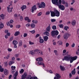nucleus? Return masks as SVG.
<instances>
[{
    "instance_id": "obj_1",
    "label": "nucleus",
    "mask_w": 79,
    "mask_h": 79,
    "mask_svg": "<svg viewBox=\"0 0 79 79\" xmlns=\"http://www.w3.org/2000/svg\"><path fill=\"white\" fill-rule=\"evenodd\" d=\"M77 59V56H75L73 57L72 56H64V58L62 59V61H69L70 63H72L74 61L76 60Z\"/></svg>"
},
{
    "instance_id": "obj_2",
    "label": "nucleus",
    "mask_w": 79,
    "mask_h": 79,
    "mask_svg": "<svg viewBox=\"0 0 79 79\" xmlns=\"http://www.w3.org/2000/svg\"><path fill=\"white\" fill-rule=\"evenodd\" d=\"M35 52H37L38 55H43V52L38 49H36L34 50L30 51L29 53H30L31 55H34L35 53Z\"/></svg>"
},
{
    "instance_id": "obj_3",
    "label": "nucleus",
    "mask_w": 79,
    "mask_h": 79,
    "mask_svg": "<svg viewBox=\"0 0 79 79\" xmlns=\"http://www.w3.org/2000/svg\"><path fill=\"white\" fill-rule=\"evenodd\" d=\"M36 60L38 62V64H39V65H42V61H43V59L41 57H39L38 58H37L36 59Z\"/></svg>"
},
{
    "instance_id": "obj_4",
    "label": "nucleus",
    "mask_w": 79,
    "mask_h": 79,
    "mask_svg": "<svg viewBox=\"0 0 79 79\" xmlns=\"http://www.w3.org/2000/svg\"><path fill=\"white\" fill-rule=\"evenodd\" d=\"M71 36V34H69L68 33H66L63 36V38L65 40H68L69 37Z\"/></svg>"
},
{
    "instance_id": "obj_5",
    "label": "nucleus",
    "mask_w": 79,
    "mask_h": 79,
    "mask_svg": "<svg viewBox=\"0 0 79 79\" xmlns=\"http://www.w3.org/2000/svg\"><path fill=\"white\" fill-rule=\"evenodd\" d=\"M45 7V3L44 2H41L40 5L39 6L40 8H44Z\"/></svg>"
},
{
    "instance_id": "obj_6",
    "label": "nucleus",
    "mask_w": 79,
    "mask_h": 79,
    "mask_svg": "<svg viewBox=\"0 0 79 79\" xmlns=\"http://www.w3.org/2000/svg\"><path fill=\"white\" fill-rule=\"evenodd\" d=\"M58 6L59 9H60L61 10H65V7L63 5H61V4H60Z\"/></svg>"
},
{
    "instance_id": "obj_7",
    "label": "nucleus",
    "mask_w": 79,
    "mask_h": 79,
    "mask_svg": "<svg viewBox=\"0 0 79 79\" xmlns=\"http://www.w3.org/2000/svg\"><path fill=\"white\" fill-rule=\"evenodd\" d=\"M54 11L55 12L56 16L59 17V16H60V14L59 11L56 10H54Z\"/></svg>"
},
{
    "instance_id": "obj_8",
    "label": "nucleus",
    "mask_w": 79,
    "mask_h": 79,
    "mask_svg": "<svg viewBox=\"0 0 79 79\" xmlns=\"http://www.w3.org/2000/svg\"><path fill=\"white\" fill-rule=\"evenodd\" d=\"M56 77H54V79H60L61 78V76L58 73H56Z\"/></svg>"
},
{
    "instance_id": "obj_9",
    "label": "nucleus",
    "mask_w": 79,
    "mask_h": 79,
    "mask_svg": "<svg viewBox=\"0 0 79 79\" xmlns=\"http://www.w3.org/2000/svg\"><path fill=\"white\" fill-rule=\"evenodd\" d=\"M11 68V71L12 73H14L16 71V67L15 66H12Z\"/></svg>"
},
{
    "instance_id": "obj_10",
    "label": "nucleus",
    "mask_w": 79,
    "mask_h": 79,
    "mask_svg": "<svg viewBox=\"0 0 79 79\" xmlns=\"http://www.w3.org/2000/svg\"><path fill=\"white\" fill-rule=\"evenodd\" d=\"M37 10V8L36 7V5H34L31 7V12L32 13H34V11Z\"/></svg>"
},
{
    "instance_id": "obj_11",
    "label": "nucleus",
    "mask_w": 79,
    "mask_h": 79,
    "mask_svg": "<svg viewBox=\"0 0 79 79\" xmlns=\"http://www.w3.org/2000/svg\"><path fill=\"white\" fill-rule=\"evenodd\" d=\"M50 12H51V17H55V16H56L55 10H54V11L51 10Z\"/></svg>"
},
{
    "instance_id": "obj_12",
    "label": "nucleus",
    "mask_w": 79,
    "mask_h": 79,
    "mask_svg": "<svg viewBox=\"0 0 79 79\" xmlns=\"http://www.w3.org/2000/svg\"><path fill=\"white\" fill-rule=\"evenodd\" d=\"M58 0H52V3L54 5H56L57 4V2Z\"/></svg>"
},
{
    "instance_id": "obj_13",
    "label": "nucleus",
    "mask_w": 79,
    "mask_h": 79,
    "mask_svg": "<svg viewBox=\"0 0 79 79\" xmlns=\"http://www.w3.org/2000/svg\"><path fill=\"white\" fill-rule=\"evenodd\" d=\"M27 75V73H24L23 74V75L22 76V78L21 79H24L25 78H26V76Z\"/></svg>"
},
{
    "instance_id": "obj_14",
    "label": "nucleus",
    "mask_w": 79,
    "mask_h": 79,
    "mask_svg": "<svg viewBox=\"0 0 79 79\" xmlns=\"http://www.w3.org/2000/svg\"><path fill=\"white\" fill-rule=\"evenodd\" d=\"M26 8H27L26 6L23 5L22 6V7H21V8L22 9V11H24V10L26 9Z\"/></svg>"
},
{
    "instance_id": "obj_15",
    "label": "nucleus",
    "mask_w": 79,
    "mask_h": 79,
    "mask_svg": "<svg viewBox=\"0 0 79 79\" xmlns=\"http://www.w3.org/2000/svg\"><path fill=\"white\" fill-rule=\"evenodd\" d=\"M51 29V27H50V24L46 28V31L47 32H50V31Z\"/></svg>"
},
{
    "instance_id": "obj_16",
    "label": "nucleus",
    "mask_w": 79,
    "mask_h": 79,
    "mask_svg": "<svg viewBox=\"0 0 79 79\" xmlns=\"http://www.w3.org/2000/svg\"><path fill=\"white\" fill-rule=\"evenodd\" d=\"M7 11H8V13H10V12H11L12 11V10L13 9V8L11 7L10 8V7H7Z\"/></svg>"
},
{
    "instance_id": "obj_17",
    "label": "nucleus",
    "mask_w": 79,
    "mask_h": 79,
    "mask_svg": "<svg viewBox=\"0 0 79 79\" xmlns=\"http://www.w3.org/2000/svg\"><path fill=\"white\" fill-rule=\"evenodd\" d=\"M8 71L6 69H5L4 71V73L6 76L7 75V74H8Z\"/></svg>"
},
{
    "instance_id": "obj_18",
    "label": "nucleus",
    "mask_w": 79,
    "mask_h": 79,
    "mask_svg": "<svg viewBox=\"0 0 79 79\" xmlns=\"http://www.w3.org/2000/svg\"><path fill=\"white\" fill-rule=\"evenodd\" d=\"M35 25L34 23H32L31 24H30V26L31 28V29H34V28H35Z\"/></svg>"
},
{
    "instance_id": "obj_19",
    "label": "nucleus",
    "mask_w": 79,
    "mask_h": 79,
    "mask_svg": "<svg viewBox=\"0 0 79 79\" xmlns=\"http://www.w3.org/2000/svg\"><path fill=\"white\" fill-rule=\"evenodd\" d=\"M55 30L52 31L51 32L52 35V37H55Z\"/></svg>"
},
{
    "instance_id": "obj_20",
    "label": "nucleus",
    "mask_w": 79,
    "mask_h": 79,
    "mask_svg": "<svg viewBox=\"0 0 79 79\" xmlns=\"http://www.w3.org/2000/svg\"><path fill=\"white\" fill-rule=\"evenodd\" d=\"M71 73L72 75H75L76 74V69H74L72 71Z\"/></svg>"
},
{
    "instance_id": "obj_21",
    "label": "nucleus",
    "mask_w": 79,
    "mask_h": 79,
    "mask_svg": "<svg viewBox=\"0 0 79 79\" xmlns=\"http://www.w3.org/2000/svg\"><path fill=\"white\" fill-rule=\"evenodd\" d=\"M44 41H47L48 39V37L47 36H44L43 37Z\"/></svg>"
},
{
    "instance_id": "obj_22",
    "label": "nucleus",
    "mask_w": 79,
    "mask_h": 79,
    "mask_svg": "<svg viewBox=\"0 0 79 79\" xmlns=\"http://www.w3.org/2000/svg\"><path fill=\"white\" fill-rule=\"evenodd\" d=\"M12 43L13 45H17L18 44V41L16 40H14L13 41Z\"/></svg>"
},
{
    "instance_id": "obj_23",
    "label": "nucleus",
    "mask_w": 79,
    "mask_h": 79,
    "mask_svg": "<svg viewBox=\"0 0 79 79\" xmlns=\"http://www.w3.org/2000/svg\"><path fill=\"white\" fill-rule=\"evenodd\" d=\"M20 34V32L19 31H16L15 34H14V35L15 36H17L18 35H19V34Z\"/></svg>"
},
{
    "instance_id": "obj_24",
    "label": "nucleus",
    "mask_w": 79,
    "mask_h": 79,
    "mask_svg": "<svg viewBox=\"0 0 79 79\" xmlns=\"http://www.w3.org/2000/svg\"><path fill=\"white\" fill-rule=\"evenodd\" d=\"M60 5H61V0H59V2L57 1V3L56 5L58 6Z\"/></svg>"
},
{
    "instance_id": "obj_25",
    "label": "nucleus",
    "mask_w": 79,
    "mask_h": 79,
    "mask_svg": "<svg viewBox=\"0 0 79 79\" xmlns=\"http://www.w3.org/2000/svg\"><path fill=\"white\" fill-rule=\"evenodd\" d=\"M60 68L61 71H64V70H65V68L62 65L60 66Z\"/></svg>"
},
{
    "instance_id": "obj_26",
    "label": "nucleus",
    "mask_w": 79,
    "mask_h": 79,
    "mask_svg": "<svg viewBox=\"0 0 79 79\" xmlns=\"http://www.w3.org/2000/svg\"><path fill=\"white\" fill-rule=\"evenodd\" d=\"M3 71H4V69L2 68V66L0 65V71L1 73L3 72Z\"/></svg>"
},
{
    "instance_id": "obj_27",
    "label": "nucleus",
    "mask_w": 79,
    "mask_h": 79,
    "mask_svg": "<svg viewBox=\"0 0 79 79\" xmlns=\"http://www.w3.org/2000/svg\"><path fill=\"white\" fill-rule=\"evenodd\" d=\"M76 21L75 20H74L72 21V24L73 26H74L75 24H76Z\"/></svg>"
},
{
    "instance_id": "obj_28",
    "label": "nucleus",
    "mask_w": 79,
    "mask_h": 79,
    "mask_svg": "<svg viewBox=\"0 0 79 79\" xmlns=\"http://www.w3.org/2000/svg\"><path fill=\"white\" fill-rule=\"evenodd\" d=\"M44 35H46L47 36H49V32L46 31L45 32H44Z\"/></svg>"
},
{
    "instance_id": "obj_29",
    "label": "nucleus",
    "mask_w": 79,
    "mask_h": 79,
    "mask_svg": "<svg viewBox=\"0 0 79 79\" xmlns=\"http://www.w3.org/2000/svg\"><path fill=\"white\" fill-rule=\"evenodd\" d=\"M13 63H14L13 61H10L9 63L8 64L9 66H11V65H12Z\"/></svg>"
},
{
    "instance_id": "obj_30",
    "label": "nucleus",
    "mask_w": 79,
    "mask_h": 79,
    "mask_svg": "<svg viewBox=\"0 0 79 79\" xmlns=\"http://www.w3.org/2000/svg\"><path fill=\"white\" fill-rule=\"evenodd\" d=\"M18 75V71H16L15 73V74H14V76H15V77H17Z\"/></svg>"
},
{
    "instance_id": "obj_31",
    "label": "nucleus",
    "mask_w": 79,
    "mask_h": 79,
    "mask_svg": "<svg viewBox=\"0 0 79 79\" xmlns=\"http://www.w3.org/2000/svg\"><path fill=\"white\" fill-rule=\"evenodd\" d=\"M4 25L3 23H1L0 24V29H2Z\"/></svg>"
},
{
    "instance_id": "obj_32",
    "label": "nucleus",
    "mask_w": 79,
    "mask_h": 79,
    "mask_svg": "<svg viewBox=\"0 0 79 79\" xmlns=\"http://www.w3.org/2000/svg\"><path fill=\"white\" fill-rule=\"evenodd\" d=\"M38 22V21L35 20H33L32 21V23H35V24H37Z\"/></svg>"
},
{
    "instance_id": "obj_33",
    "label": "nucleus",
    "mask_w": 79,
    "mask_h": 79,
    "mask_svg": "<svg viewBox=\"0 0 79 79\" xmlns=\"http://www.w3.org/2000/svg\"><path fill=\"white\" fill-rule=\"evenodd\" d=\"M44 39H40V44L44 43Z\"/></svg>"
},
{
    "instance_id": "obj_34",
    "label": "nucleus",
    "mask_w": 79,
    "mask_h": 79,
    "mask_svg": "<svg viewBox=\"0 0 79 79\" xmlns=\"http://www.w3.org/2000/svg\"><path fill=\"white\" fill-rule=\"evenodd\" d=\"M65 6V7H68L69 6V4L67 2H66L64 4Z\"/></svg>"
},
{
    "instance_id": "obj_35",
    "label": "nucleus",
    "mask_w": 79,
    "mask_h": 79,
    "mask_svg": "<svg viewBox=\"0 0 79 79\" xmlns=\"http://www.w3.org/2000/svg\"><path fill=\"white\" fill-rule=\"evenodd\" d=\"M1 18L2 19H3L4 18H5V15L3 14H2L1 15Z\"/></svg>"
},
{
    "instance_id": "obj_36",
    "label": "nucleus",
    "mask_w": 79,
    "mask_h": 79,
    "mask_svg": "<svg viewBox=\"0 0 79 79\" xmlns=\"http://www.w3.org/2000/svg\"><path fill=\"white\" fill-rule=\"evenodd\" d=\"M58 43H59V45H61L63 44V42L61 41H58Z\"/></svg>"
},
{
    "instance_id": "obj_37",
    "label": "nucleus",
    "mask_w": 79,
    "mask_h": 79,
    "mask_svg": "<svg viewBox=\"0 0 79 79\" xmlns=\"http://www.w3.org/2000/svg\"><path fill=\"white\" fill-rule=\"evenodd\" d=\"M29 79H37V77H32Z\"/></svg>"
},
{
    "instance_id": "obj_38",
    "label": "nucleus",
    "mask_w": 79,
    "mask_h": 79,
    "mask_svg": "<svg viewBox=\"0 0 79 79\" xmlns=\"http://www.w3.org/2000/svg\"><path fill=\"white\" fill-rule=\"evenodd\" d=\"M31 26V24L29 23H27L26 25V27H29Z\"/></svg>"
},
{
    "instance_id": "obj_39",
    "label": "nucleus",
    "mask_w": 79,
    "mask_h": 79,
    "mask_svg": "<svg viewBox=\"0 0 79 79\" xmlns=\"http://www.w3.org/2000/svg\"><path fill=\"white\" fill-rule=\"evenodd\" d=\"M56 29V26L55 25H54L52 26V29L53 30H55Z\"/></svg>"
},
{
    "instance_id": "obj_40",
    "label": "nucleus",
    "mask_w": 79,
    "mask_h": 79,
    "mask_svg": "<svg viewBox=\"0 0 79 79\" xmlns=\"http://www.w3.org/2000/svg\"><path fill=\"white\" fill-rule=\"evenodd\" d=\"M4 59H7V60H8V59H9L10 58V56L8 55L7 56H5L4 57Z\"/></svg>"
},
{
    "instance_id": "obj_41",
    "label": "nucleus",
    "mask_w": 79,
    "mask_h": 79,
    "mask_svg": "<svg viewBox=\"0 0 79 79\" xmlns=\"http://www.w3.org/2000/svg\"><path fill=\"white\" fill-rule=\"evenodd\" d=\"M19 46H22V40L19 41Z\"/></svg>"
},
{
    "instance_id": "obj_42",
    "label": "nucleus",
    "mask_w": 79,
    "mask_h": 79,
    "mask_svg": "<svg viewBox=\"0 0 79 79\" xmlns=\"http://www.w3.org/2000/svg\"><path fill=\"white\" fill-rule=\"evenodd\" d=\"M68 29H69V27L67 26L64 27V29L65 30V31H68Z\"/></svg>"
},
{
    "instance_id": "obj_43",
    "label": "nucleus",
    "mask_w": 79,
    "mask_h": 79,
    "mask_svg": "<svg viewBox=\"0 0 79 79\" xmlns=\"http://www.w3.org/2000/svg\"><path fill=\"white\" fill-rule=\"evenodd\" d=\"M30 32H31L32 34H34L35 32V30H33L31 31H30Z\"/></svg>"
},
{
    "instance_id": "obj_44",
    "label": "nucleus",
    "mask_w": 79,
    "mask_h": 79,
    "mask_svg": "<svg viewBox=\"0 0 79 79\" xmlns=\"http://www.w3.org/2000/svg\"><path fill=\"white\" fill-rule=\"evenodd\" d=\"M58 34H59V32L58 31L56 30L55 31V34L56 35H58Z\"/></svg>"
},
{
    "instance_id": "obj_45",
    "label": "nucleus",
    "mask_w": 79,
    "mask_h": 79,
    "mask_svg": "<svg viewBox=\"0 0 79 79\" xmlns=\"http://www.w3.org/2000/svg\"><path fill=\"white\" fill-rule=\"evenodd\" d=\"M51 21L52 23H54V22L56 21V19H51Z\"/></svg>"
},
{
    "instance_id": "obj_46",
    "label": "nucleus",
    "mask_w": 79,
    "mask_h": 79,
    "mask_svg": "<svg viewBox=\"0 0 79 79\" xmlns=\"http://www.w3.org/2000/svg\"><path fill=\"white\" fill-rule=\"evenodd\" d=\"M24 70L23 69H22L20 71L19 73L20 74H22V73H23V72H24Z\"/></svg>"
},
{
    "instance_id": "obj_47",
    "label": "nucleus",
    "mask_w": 79,
    "mask_h": 79,
    "mask_svg": "<svg viewBox=\"0 0 79 79\" xmlns=\"http://www.w3.org/2000/svg\"><path fill=\"white\" fill-rule=\"evenodd\" d=\"M20 27H21V25H16V28H18V29H19V28H20Z\"/></svg>"
},
{
    "instance_id": "obj_48",
    "label": "nucleus",
    "mask_w": 79,
    "mask_h": 79,
    "mask_svg": "<svg viewBox=\"0 0 79 79\" xmlns=\"http://www.w3.org/2000/svg\"><path fill=\"white\" fill-rule=\"evenodd\" d=\"M50 11H48L46 12L45 14V15H50Z\"/></svg>"
},
{
    "instance_id": "obj_49",
    "label": "nucleus",
    "mask_w": 79,
    "mask_h": 79,
    "mask_svg": "<svg viewBox=\"0 0 79 79\" xmlns=\"http://www.w3.org/2000/svg\"><path fill=\"white\" fill-rule=\"evenodd\" d=\"M8 61H6V62H4V64H5V66H8Z\"/></svg>"
},
{
    "instance_id": "obj_50",
    "label": "nucleus",
    "mask_w": 79,
    "mask_h": 79,
    "mask_svg": "<svg viewBox=\"0 0 79 79\" xmlns=\"http://www.w3.org/2000/svg\"><path fill=\"white\" fill-rule=\"evenodd\" d=\"M6 25L8 26L11 25V23L10 22H8L6 23Z\"/></svg>"
},
{
    "instance_id": "obj_51",
    "label": "nucleus",
    "mask_w": 79,
    "mask_h": 79,
    "mask_svg": "<svg viewBox=\"0 0 79 79\" xmlns=\"http://www.w3.org/2000/svg\"><path fill=\"white\" fill-rule=\"evenodd\" d=\"M27 36V33H24L23 34L24 37H26Z\"/></svg>"
},
{
    "instance_id": "obj_52",
    "label": "nucleus",
    "mask_w": 79,
    "mask_h": 79,
    "mask_svg": "<svg viewBox=\"0 0 79 79\" xmlns=\"http://www.w3.org/2000/svg\"><path fill=\"white\" fill-rule=\"evenodd\" d=\"M72 2L71 3V5H73L74 4V2H75V0H72Z\"/></svg>"
},
{
    "instance_id": "obj_53",
    "label": "nucleus",
    "mask_w": 79,
    "mask_h": 79,
    "mask_svg": "<svg viewBox=\"0 0 79 79\" xmlns=\"http://www.w3.org/2000/svg\"><path fill=\"white\" fill-rule=\"evenodd\" d=\"M61 3H62V4H63V5H64V4H65V3H66V2H65V1L62 0L61 1Z\"/></svg>"
},
{
    "instance_id": "obj_54",
    "label": "nucleus",
    "mask_w": 79,
    "mask_h": 79,
    "mask_svg": "<svg viewBox=\"0 0 79 79\" xmlns=\"http://www.w3.org/2000/svg\"><path fill=\"white\" fill-rule=\"evenodd\" d=\"M7 50L8 52H11L12 51V49L10 48H8L7 49Z\"/></svg>"
},
{
    "instance_id": "obj_55",
    "label": "nucleus",
    "mask_w": 79,
    "mask_h": 79,
    "mask_svg": "<svg viewBox=\"0 0 79 79\" xmlns=\"http://www.w3.org/2000/svg\"><path fill=\"white\" fill-rule=\"evenodd\" d=\"M29 19V17H27L25 18V21H27Z\"/></svg>"
},
{
    "instance_id": "obj_56",
    "label": "nucleus",
    "mask_w": 79,
    "mask_h": 79,
    "mask_svg": "<svg viewBox=\"0 0 79 79\" xmlns=\"http://www.w3.org/2000/svg\"><path fill=\"white\" fill-rule=\"evenodd\" d=\"M10 24H12V23H13L14 21H13V20L11 19L10 20V21L9 22Z\"/></svg>"
},
{
    "instance_id": "obj_57",
    "label": "nucleus",
    "mask_w": 79,
    "mask_h": 79,
    "mask_svg": "<svg viewBox=\"0 0 79 79\" xmlns=\"http://www.w3.org/2000/svg\"><path fill=\"white\" fill-rule=\"evenodd\" d=\"M20 19L21 21H23V17L22 16H21Z\"/></svg>"
},
{
    "instance_id": "obj_58",
    "label": "nucleus",
    "mask_w": 79,
    "mask_h": 79,
    "mask_svg": "<svg viewBox=\"0 0 79 79\" xmlns=\"http://www.w3.org/2000/svg\"><path fill=\"white\" fill-rule=\"evenodd\" d=\"M29 44L30 45H34V43L32 42H31V41L29 42Z\"/></svg>"
},
{
    "instance_id": "obj_59",
    "label": "nucleus",
    "mask_w": 79,
    "mask_h": 79,
    "mask_svg": "<svg viewBox=\"0 0 79 79\" xmlns=\"http://www.w3.org/2000/svg\"><path fill=\"white\" fill-rule=\"evenodd\" d=\"M41 15H42V12H41L39 13L37 15V16H41Z\"/></svg>"
},
{
    "instance_id": "obj_60",
    "label": "nucleus",
    "mask_w": 79,
    "mask_h": 79,
    "mask_svg": "<svg viewBox=\"0 0 79 79\" xmlns=\"http://www.w3.org/2000/svg\"><path fill=\"white\" fill-rule=\"evenodd\" d=\"M74 47H75V44L74 43H73L71 45V47L74 48Z\"/></svg>"
},
{
    "instance_id": "obj_61",
    "label": "nucleus",
    "mask_w": 79,
    "mask_h": 79,
    "mask_svg": "<svg viewBox=\"0 0 79 79\" xmlns=\"http://www.w3.org/2000/svg\"><path fill=\"white\" fill-rule=\"evenodd\" d=\"M39 36H40V34H37L36 35L35 37V38H37V37H39Z\"/></svg>"
},
{
    "instance_id": "obj_62",
    "label": "nucleus",
    "mask_w": 79,
    "mask_h": 79,
    "mask_svg": "<svg viewBox=\"0 0 79 79\" xmlns=\"http://www.w3.org/2000/svg\"><path fill=\"white\" fill-rule=\"evenodd\" d=\"M59 26L60 28H62L63 26V24H61L60 25H59Z\"/></svg>"
},
{
    "instance_id": "obj_63",
    "label": "nucleus",
    "mask_w": 79,
    "mask_h": 79,
    "mask_svg": "<svg viewBox=\"0 0 79 79\" xmlns=\"http://www.w3.org/2000/svg\"><path fill=\"white\" fill-rule=\"evenodd\" d=\"M13 36H12L11 37H10V41H12V40H13Z\"/></svg>"
},
{
    "instance_id": "obj_64",
    "label": "nucleus",
    "mask_w": 79,
    "mask_h": 79,
    "mask_svg": "<svg viewBox=\"0 0 79 79\" xmlns=\"http://www.w3.org/2000/svg\"><path fill=\"white\" fill-rule=\"evenodd\" d=\"M14 17L15 18H17L18 17V14H15L14 15Z\"/></svg>"
}]
</instances>
